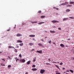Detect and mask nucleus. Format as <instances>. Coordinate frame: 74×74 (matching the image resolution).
Returning a JSON list of instances; mask_svg holds the SVG:
<instances>
[{
    "label": "nucleus",
    "instance_id": "obj_34",
    "mask_svg": "<svg viewBox=\"0 0 74 74\" xmlns=\"http://www.w3.org/2000/svg\"><path fill=\"white\" fill-rule=\"evenodd\" d=\"M60 65H63V63L62 62H61L60 63Z\"/></svg>",
    "mask_w": 74,
    "mask_h": 74
},
{
    "label": "nucleus",
    "instance_id": "obj_63",
    "mask_svg": "<svg viewBox=\"0 0 74 74\" xmlns=\"http://www.w3.org/2000/svg\"><path fill=\"white\" fill-rule=\"evenodd\" d=\"M73 51H74V49H73Z\"/></svg>",
    "mask_w": 74,
    "mask_h": 74
},
{
    "label": "nucleus",
    "instance_id": "obj_64",
    "mask_svg": "<svg viewBox=\"0 0 74 74\" xmlns=\"http://www.w3.org/2000/svg\"><path fill=\"white\" fill-rule=\"evenodd\" d=\"M69 74V73H66V74Z\"/></svg>",
    "mask_w": 74,
    "mask_h": 74
},
{
    "label": "nucleus",
    "instance_id": "obj_25",
    "mask_svg": "<svg viewBox=\"0 0 74 74\" xmlns=\"http://www.w3.org/2000/svg\"><path fill=\"white\" fill-rule=\"evenodd\" d=\"M32 67H36V65H35L34 64L32 66Z\"/></svg>",
    "mask_w": 74,
    "mask_h": 74
},
{
    "label": "nucleus",
    "instance_id": "obj_26",
    "mask_svg": "<svg viewBox=\"0 0 74 74\" xmlns=\"http://www.w3.org/2000/svg\"><path fill=\"white\" fill-rule=\"evenodd\" d=\"M52 41H51V40H50L48 42L49 43V44H51Z\"/></svg>",
    "mask_w": 74,
    "mask_h": 74
},
{
    "label": "nucleus",
    "instance_id": "obj_49",
    "mask_svg": "<svg viewBox=\"0 0 74 74\" xmlns=\"http://www.w3.org/2000/svg\"><path fill=\"white\" fill-rule=\"evenodd\" d=\"M15 27H14V29H15V27H16V25H15Z\"/></svg>",
    "mask_w": 74,
    "mask_h": 74
},
{
    "label": "nucleus",
    "instance_id": "obj_17",
    "mask_svg": "<svg viewBox=\"0 0 74 74\" xmlns=\"http://www.w3.org/2000/svg\"><path fill=\"white\" fill-rule=\"evenodd\" d=\"M29 45L30 46H32L33 45V43H29Z\"/></svg>",
    "mask_w": 74,
    "mask_h": 74
},
{
    "label": "nucleus",
    "instance_id": "obj_37",
    "mask_svg": "<svg viewBox=\"0 0 74 74\" xmlns=\"http://www.w3.org/2000/svg\"><path fill=\"white\" fill-rule=\"evenodd\" d=\"M66 72H70V71H69V70H68L66 71Z\"/></svg>",
    "mask_w": 74,
    "mask_h": 74
},
{
    "label": "nucleus",
    "instance_id": "obj_55",
    "mask_svg": "<svg viewBox=\"0 0 74 74\" xmlns=\"http://www.w3.org/2000/svg\"><path fill=\"white\" fill-rule=\"evenodd\" d=\"M8 58H9V59H10V56H8Z\"/></svg>",
    "mask_w": 74,
    "mask_h": 74
},
{
    "label": "nucleus",
    "instance_id": "obj_57",
    "mask_svg": "<svg viewBox=\"0 0 74 74\" xmlns=\"http://www.w3.org/2000/svg\"><path fill=\"white\" fill-rule=\"evenodd\" d=\"M45 33H47V31H45Z\"/></svg>",
    "mask_w": 74,
    "mask_h": 74
},
{
    "label": "nucleus",
    "instance_id": "obj_10",
    "mask_svg": "<svg viewBox=\"0 0 74 74\" xmlns=\"http://www.w3.org/2000/svg\"><path fill=\"white\" fill-rule=\"evenodd\" d=\"M32 71H36V70H37V69L36 68H33L32 69Z\"/></svg>",
    "mask_w": 74,
    "mask_h": 74
},
{
    "label": "nucleus",
    "instance_id": "obj_29",
    "mask_svg": "<svg viewBox=\"0 0 74 74\" xmlns=\"http://www.w3.org/2000/svg\"><path fill=\"white\" fill-rule=\"evenodd\" d=\"M71 6H72V5H67L66 6V7H70Z\"/></svg>",
    "mask_w": 74,
    "mask_h": 74
},
{
    "label": "nucleus",
    "instance_id": "obj_36",
    "mask_svg": "<svg viewBox=\"0 0 74 74\" xmlns=\"http://www.w3.org/2000/svg\"><path fill=\"white\" fill-rule=\"evenodd\" d=\"M37 23V21H36V22H32V23Z\"/></svg>",
    "mask_w": 74,
    "mask_h": 74
},
{
    "label": "nucleus",
    "instance_id": "obj_60",
    "mask_svg": "<svg viewBox=\"0 0 74 74\" xmlns=\"http://www.w3.org/2000/svg\"><path fill=\"white\" fill-rule=\"evenodd\" d=\"M2 53V52H0V53Z\"/></svg>",
    "mask_w": 74,
    "mask_h": 74
},
{
    "label": "nucleus",
    "instance_id": "obj_41",
    "mask_svg": "<svg viewBox=\"0 0 74 74\" xmlns=\"http://www.w3.org/2000/svg\"><path fill=\"white\" fill-rule=\"evenodd\" d=\"M16 47L17 48H19V46H18V45H16Z\"/></svg>",
    "mask_w": 74,
    "mask_h": 74
},
{
    "label": "nucleus",
    "instance_id": "obj_22",
    "mask_svg": "<svg viewBox=\"0 0 74 74\" xmlns=\"http://www.w3.org/2000/svg\"><path fill=\"white\" fill-rule=\"evenodd\" d=\"M45 16H41L40 17L41 18H45Z\"/></svg>",
    "mask_w": 74,
    "mask_h": 74
},
{
    "label": "nucleus",
    "instance_id": "obj_4",
    "mask_svg": "<svg viewBox=\"0 0 74 74\" xmlns=\"http://www.w3.org/2000/svg\"><path fill=\"white\" fill-rule=\"evenodd\" d=\"M20 62H23V63H24V62H26V61L24 59H23L20 60Z\"/></svg>",
    "mask_w": 74,
    "mask_h": 74
},
{
    "label": "nucleus",
    "instance_id": "obj_6",
    "mask_svg": "<svg viewBox=\"0 0 74 74\" xmlns=\"http://www.w3.org/2000/svg\"><path fill=\"white\" fill-rule=\"evenodd\" d=\"M22 36V34H18L16 35V36H17V37H20V36Z\"/></svg>",
    "mask_w": 74,
    "mask_h": 74
},
{
    "label": "nucleus",
    "instance_id": "obj_45",
    "mask_svg": "<svg viewBox=\"0 0 74 74\" xmlns=\"http://www.w3.org/2000/svg\"><path fill=\"white\" fill-rule=\"evenodd\" d=\"M35 49H32L31 51H34Z\"/></svg>",
    "mask_w": 74,
    "mask_h": 74
},
{
    "label": "nucleus",
    "instance_id": "obj_31",
    "mask_svg": "<svg viewBox=\"0 0 74 74\" xmlns=\"http://www.w3.org/2000/svg\"><path fill=\"white\" fill-rule=\"evenodd\" d=\"M52 63H57V62H55L54 61H53L52 62Z\"/></svg>",
    "mask_w": 74,
    "mask_h": 74
},
{
    "label": "nucleus",
    "instance_id": "obj_38",
    "mask_svg": "<svg viewBox=\"0 0 74 74\" xmlns=\"http://www.w3.org/2000/svg\"><path fill=\"white\" fill-rule=\"evenodd\" d=\"M1 65L2 66H5V64L3 65V64H1Z\"/></svg>",
    "mask_w": 74,
    "mask_h": 74
},
{
    "label": "nucleus",
    "instance_id": "obj_20",
    "mask_svg": "<svg viewBox=\"0 0 74 74\" xmlns=\"http://www.w3.org/2000/svg\"><path fill=\"white\" fill-rule=\"evenodd\" d=\"M69 71H70V72H71L72 73H73V72H74V71H73L71 69L69 70Z\"/></svg>",
    "mask_w": 74,
    "mask_h": 74
},
{
    "label": "nucleus",
    "instance_id": "obj_23",
    "mask_svg": "<svg viewBox=\"0 0 74 74\" xmlns=\"http://www.w3.org/2000/svg\"><path fill=\"white\" fill-rule=\"evenodd\" d=\"M69 3L70 4H74V2H70Z\"/></svg>",
    "mask_w": 74,
    "mask_h": 74
},
{
    "label": "nucleus",
    "instance_id": "obj_8",
    "mask_svg": "<svg viewBox=\"0 0 74 74\" xmlns=\"http://www.w3.org/2000/svg\"><path fill=\"white\" fill-rule=\"evenodd\" d=\"M29 37H35V35H29Z\"/></svg>",
    "mask_w": 74,
    "mask_h": 74
},
{
    "label": "nucleus",
    "instance_id": "obj_14",
    "mask_svg": "<svg viewBox=\"0 0 74 74\" xmlns=\"http://www.w3.org/2000/svg\"><path fill=\"white\" fill-rule=\"evenodd\" d=\"M15 59L16 60V62L18 63V60H19V59H18V58H17L16 57L15 58Z\"/></svg>",
    "mask_w": 74,
    "mask_h": 74
},
{
    "label": "nucleus",
    "instance_id": "obj_35",
    "mask_svg": "<svg viewBox=\"0 0 74 74\" xmlns=\"http://www.w3.org/2000/svg\"><path fill=\"white\" fill-rule=\"evenodd\" d=\"M1 59V60H3V61H4V62H5V60L3 58V59L2 58Z\"/></svg>",
    "mask_w": 74,
    "mask_h": 74
},
{
    "label": "nucleus",
    "instance_id": "obj_61",
    "mask_svg": "<svg viewBox=\"0 0 74 74\" xmlns=\"http://www.w3.org/2000/svg\"><path fill=\"white\" fill-rule=\"evenodd\" d=\"M64 73H66V72H64Z\"/></svg>",
    "mask_w": 74,
    "mask_h": 74
},
{
    "label": "nucleus",
    "instance_id": "obj_9",
    "mask_svg": "<svg viewBox=\"0 0 74 74\" xmlns=\"http://www.w3.org/2000/svg\"><path fill=\"white\" fill-rule=\"evenodd\" d=\"M17 42L19 43L20 42V43H21L22 42V41L21 40H17Z\"/></svg>",
    "mask_w": 74,
    "mask_h": 74
},
{
    "label": "nucleus",
    "instance_id": "obj_13",
    "mask_svg": "<svg viewBox=\"0 0 74 74\" xmlns=\"http://www.w3.org/2000/svg\"><path fill=\"white\" fill-rule=\"evenodd\" d=\"M8 48H14V49H15V47L13 46H10L8 47Z\"/></svg>",
    "mask_w": 74,
    "mask_h": 74
},
{
    "label": "nucleus",
    "instance_id": "obj_46",
    "mask_svg": "<svg viewBox=\"0 0 74 74\" xmlns=\"http://www.w3.org/2000/svg\"><path fill=\"white\" fill-rule=\"evenodd\" d=\"M33 62H36V59H34L33 60Z\"/></svg>",
    "mask_w": 74,
    "mask_h": 74
},
{
    "label": "nucleus",
    "instance_id": "obj_24",
    "mask_svg": "<svg viewBox=\"0 0 74 74\" xmlns=\"http://www.w3.org/2000/svg\"><path fill=\"white\" fill-rule=\"evenodd\" d=\"M69 18H70V19H74V17H69Z\"/></svg>",
    "mask_w": 74,
    "mask_h": 74
},
{
    "label": "nucleus",
    "instance_id": "obj_27",
    "mask_svg": "<svg viewBox=\"0 0 74 74\" xmlns=\"http://www.w3.org/2000/svg\"><path fill=\"white\" fill-rule=\"evenodd\" d=\"M19 57H20L21 58H22V55H21V54H20L19 56Z\"/></svg>",
    "mask_w": 74,
    "mask_h": 74
},
{
    "label": "nucleus",
    "instance_id": "obj_21",
    "mask_svg": "<svg viewBox=\"0 0 74 74\" xmlns=\"http://www.w3.org/2000/svg\"><path fill=\"white\" fill-rule=\"evenodd\" d=\"M70 10L69 9H67L66 10V12H70Z\"/></svg>",
    "mask_w": 74,
    "mask_h": 74
},
{
    "label": "nucleus",
    "instance_id": "obj_2",
    "mask_svg": "<svg viewBox=\"0 0 74 74\" xmlns=\"http://www.w3.org/2000/svg\"><path fill=\"white\" fill-rule=\"evenodd\" d=\"M66 4H68V2H65V3H63L61 4L60 5H65Z\"/></svg>",
    "mask_w": 74,
    "mask_h": 74
},
{
    "label": "nucleus",
    "instance_id": "obj_52",
    "mask_svg": "<svg viewBox=\"0 0 74 74\" xmlns=\"http://www.w3.org/2000/svg\"><path fill=\"white\" fill-rule=\"evenodd\" d=\"M63 70H65V68H63Z\"/></svg>",
    "mask_w": 74,
    "mask_h": 74
},
{
    "label": "nucleus",
    "instance_id": "obj_59",
    "mask_svg": "<svg viewBox=\"0 0 74 74\" xmlns=\"http://www.w3.org/2000/svg\"><path fill=\"white\" fill-rule=\"evenodd\" d=\"M10 60H11L12 59V58H10Z\"/></svg>",
    "mask_w": 74,
    "mask_h": 74
},
{
    "label": "nucleus",
    "instance_id": "obj_12",
    "mask_svg": "<svg viewBox=\"0 0 74 74\" xmlns=\"http://www.w3.org/2000/svg\"><path fill=\"white\" fill-rule=\"evenodd\" d=\"M69 19V18H64L63 19V21H66V20H67Z\"/></svg>",
    "mask_w": 74,
    "mask_h": 74
},
{
    "label": "nucleus",
    "instance_id": "obj_5",
    "mask_svg": "<svg viewBox=\"0 0 74 74\" xmlns=\"http://www.w3.org/2000/svg\"><path fill=\"white\" fill-rule=\"evenodd\" d=\"M37 52H38V53H42V51H36Z\"/></svg>",
    "mask_w": 74,
    "mask_h": 74
},
{
    "label": "nucleus",
    "instance_id": "obj_51",
    "mask_svg": "<svg viewBox=\"0 0 74 74\" xmlns=\"http://www.w3.org/2000/svg\"><path fill=\"white\" fill-rule=\"evenodd\" d=\"M25 74H28V72H26L25 73Z\"/></svg>",
    "mask_w": 74,
    "mask_h": 74
},
{
    "label": "nucleus",
    "instance_id": "obj_1",
    "mask_svg": "<svg viewBox=\"0 0 74 74\" xmlns=\"http://www.w3.org/2000/svg\"><path fill=\"white\" fill-rule=\"evenodd\" d=\"M45 71L44 69H41L40 70V73L41 74H43L45 72Z\"/></svg>",
    "mask_w": 74,
    "mask_h": 74
},
{
    "label": "nucleus",
    "instance_id": "obj_3",
    "mask_svg": "<svg viewBox=\"0 0 74 74\" xmlns=\"http://www.w3.org/2000/svg\"><path fill=\"white\" fill-rule=\"evenodd\" d=\"M51 22H52V23H59V21H57L53 20L51 21Z\"/></svg>",
    "mask_w": 74,
    "mask_h": 74
},
{
    "label": "nucleus",
    "instance_id": "obj_19",
    "mask_svg": "<svg viewBox=\"0 0 74 74\" xmlns=\"http://www.w3.org/2000/svg\"><path fill=\"white\" fill-rule=\"evenodd\" d=\"M19 45H20V46H23V43H21L19 44Z\"/></svg>",
    "mask_w": 74,
    "mask_h": 74
},
{
    "label": "nucleus",
    "instance_id": "obj_33",
    "mask_svg": "<svg viewBox=\"0 0 74 74\" xmlns=\"http://www.w3.org/2000/svg\"><path fill=\"white\" fill-rule=\"evenodd\" d=\"M38 13H41V10L39 11L38 12Z\"/></svg>",
    "mask_w": 74,
    "mask_h": 74
},
{
    "label": "nucleus",
    "instance_id": "obj_32",
    "mask_svg": "<svg viewBox=\"0 0 74 74\" xmlns=\"http://www.w3.org/2000/svg\"><path fill=\"white\" fill-rule=\"evenodd\" d=\"M8 68H10V67H11V65H9L8 66Z\"/></svg>",
    "mask_w": 74,
    "mask_h": 74
},
{
    "label": "nucleus",
    "instance_id": "obj_15",
    "mask_svg": "<svg viewBox=\"0 0 74 74\" xmlns=\"http://www.w3.org/2000/svg\"><path fill=\"white\" fill-rule=\"evenodd\" d=\"M45 23L44 22H41L40 23H39L38 24L39 25H41V24H42V23Z\"/></svg>",
    "mask_w": 74,
    "mask_h": 74
},
{
    "label": "nucleus",
    "instance_id": "obj_43",
    "mask_svg": "<svg viewBox=\"0 0 74 74\" xmlns=\"http://www.w3.org/2000/svg\"><path fill=\"white\" fill-rule=\"evenodd\" d=\"M70 40H71V39L70 38H69V39H68L67 40H68V41H70Z\"/></svg>",
    "mask_w": 74,
    "mask_h": 74
},
{
    "label": "nucleus",
    "instance_id": "obj_53",
    "mask_svg": "<svg viewBox=\"0 0 74 74\" xmlns=\"http://www.w3.org/2000/svg\"><path fill=\"white\" fill-rule=\"evenodd\" d=\"M56 10H59V8H56Z\"/></svg>",
    "mask_w": 74,
    "mask_h": 74
},
{
    "label": "nucleus",
    "instance_id": "obj_39",
    "mask_svg": "<svg viewBox=\"0 0 74 74\" xmlns=\"http://www.w3.org/2000/svg\"><path fill=\"white\" fill-rule=\"evenodd\" d=\"M72 59V60H74V57H72V58H71Z\"/></svg>",
    "mask_w": 74,
    "mask_h": 74
},
{
    "label": "nucleus",
    "instance_id": "obj_58",
    "mask_svg": "<svg viewBox=\"0 0 74 74\" xmlns=\"http://www.w3.org/2000/svg\"><path fill=\"white\" fill-rule=\"evenodd\" d=\"M66 47H68V46L66 45Z\"/></svg>",
    "mask_w": 74,
    "mask_h": 74
},
{
    "label": "nucleus",
    "instance_id": "obj_47",
    "mask_svg": "<svg viewBox=\"0 0 74 74\" xmlns=\"http://www.w3.org/2000/svg\"><path fill=\"white\" fill-rule=\"evenodd\" d=\"M53 44H54V45H56V43H55L53 42Z\"/></svg>",
    "mask_w": 74,
    "mask_h": 74
},
{
    "label": "nucleus",
    "instance_id": "obj_42",
    "mask_svg": "<svg viewBox=\"0 0 74 74\" xmlns=\"http://www.w3.org/2000/svg\"><path fill=\"white\" fill-rule=\"evenodd\" d=\"M56 74H60V73H56Z\"/></svg>",
    "mask_w": 74,
    "mask_h": 74
},
{
    "label": "nucleus",
    "instance_id": "obj_7",
    "mask_svg": "<svg viewBox=\"0 0 74 74\" xmlns=\"http://www.w3.org/2000/svg\"><path fill=\"white\" fill-rule=\"evenodd\" d=\"M60 46L61 47H62L63 48H64L65 47V46L63 45V44H61L60 45Z\"/></svg>",
    "mask_w": 74,
    "mask_h": 74
},
{
    "label": "nucleus",
    "instance_id": "obj_30",
    "mask_svg": "<svg viewBox=\"0 0 74 74\" xmlns=\"http://www.w3.org/2000/svg\"><path fill=\"white\" fill-rule=\"evenodd\" d=\"M50 32H51V33H55V31H52L50 30Z\"/></svg>",
    "mask_w": 74,
    "mask_h": 74
},
{
    "label": "nucleus",
    "instance_id": "obj_11",
    "mask_svg": "<svg viewBox=\"0 0 74 74\" xmlns=\"http://www.w3.org/2000/svg\"><path fill=\"white\" fill-rule=\"evenodd\" d=\"M55 66H56V67H57L58 69H59L60 70V69L59 68V66H58L56 65H55Z\"/></svg>",
    "mask_w": 74,
    "mask_h": 74
},
{
    "label": "nucleus",
    "instance_id": "obj_54",
    "mask_svg": "<svg viewBox=\"0 0 74 74\" xmlns=\"http://www.w3.org/2000/svg\"><path fill=\"white\" fill-rule=\"evenodd\" d=\"M48 60H49V61H51V60H50V59H48Z\"/></svg>",
    "mask_w": 74,
    "mask_h": 74
},
{
    "label": "nucleus",
    "instance_id": "obj_48",
    "mask_svg": "<svg viewBox=\"0 0 74 74\" xmlns=\"http://www.w3.org/2000/svg\"><path fill=\"white\" fill-rule=\"evenodd\" d=\"M10 29H8L7 30V31L8 32H9V31H10Z\"/></svg>",
    "mask_w": 74,
    "mask_h": 74
},
{
    "label": "nucleus",
    "instance_id": "obj_62",
    "mask_svg": "<svg viewBox=\"0 0 74 74\" xmlns=\"http://www.w3.org/2000/svg\"><path fill=\"white\" fill-rule=\"evenodd\" d=\"M56 72L57 73H58V71H56Z\"/></svg>",
    "mask_w": 74,
    "mask_h": 74
},
{
    "label": "nucleus",
    "instance_id": "obj_44",
    "mask_svg": "<svg viewBox=\"0 0 74 74\" xmlns=\"http://www.w3.org/2000/svg\"><path fill=\"white\" fill-rule=\"evenodd\" d=\"M58 29H59V30H61V28H60V27H59L58 28Z\"/></svg>",
    "mask_w": 74,
    "mask_h": 74
},
{
    "label": "nucleus",
    "instance_id": "obj_16",
    "mask_svg": "<svg viewBox=\"0 0 74 74\" xmlns=\"http://www.w3.org/2000/svg\"><path fill=\"white\" fill-rule=\"evenodd\" d=\"M30 61H28L27 62V64H30Z\"/></svg>",
    "mask_w": 74,
    "mask_h": 74
},
{
    "label": "nucleus",
    "instance_id": "obj_56",
    "mask_svg": "<svg viewBox=\"0 0 74 74\" xmlns=\"http://www.w3.org/2000/svg\"><path fill=\"white\" fill-rule=\"evenodd\" d=\"M53 8L56 9V8L55 7H53Z\"/></svg>",
    "mask_w": 74,
    "mask_h": 74
},
{
    "label": "nucleus",
    "instance_id": "obj_40",
    "mask_svg": "<svg viewBox=\"0 0 74 74\" xmlns=\"http://www.w3.org/2000/svg\"><path fill=\"white\" fill-rule=\"evenodd\" d=\"M46 64H47L48 65V64H49L50 65V63H46Z\"/></svg>",
    "mask_w": 74,
    "mask_h": 74
},
{
    "label": "nucleus",
    "instance_id": "obj_50",
    "mask_svg": "<svg viewBox=\"0 0 74 74\" xmlns=\"http://www.w3.org/2000/svg\"><path fill=\"white\" fill-rule=\"evenodd\" d=\"M40 40L41 41H44V40H43V39H41Z\"/></svg>",
    "mask_w": 74,
    "mask_h": 74
},
{
    "label": "nucleus",
    "instance_id": "obj_18",
    "mask_svg": "<svg viewBox=\"0 0 74 74\" xmlns=\"http://www.w3.org/2000/svg\"><path fill=\"white\" fill-rule=\"evenodd\" d=\"M38 45L39 46H42V44L41 43H39L38 44Z\"/></svg>",
    "mask_w": 74,
    "mask_h": 74
},
{
    "label": "nucleus",
    "instance_id": "obj_28",
    "mask_svg": "<svg viewBox=\"0 0 74 74\" xmlns=\"http://www.w3.org/2000/svg\"><path fill=\"white\" fill-rule=\"evenodd\" d=\"M15 49L14 51L15 52H18L17 50L16 49Z\"/></svg>",
    "mask_w": 74,
    "mask_h": 74
}]
</instances>
